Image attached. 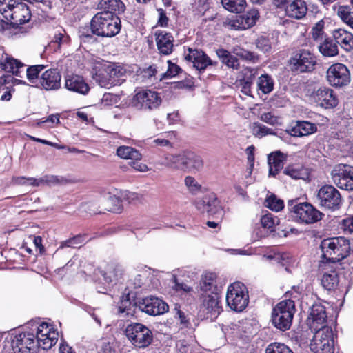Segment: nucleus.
I'll use <instances>...</instances> for the list:
<instances>
[{
	"mask_svg": "<svg viewBox=\"0 0 353 353\" xmlns=\"http://www.w3.org/2000/svg\"><path fill=\"white\" fill-rule=\"evenodd\" d=\"M173 135L172 132L166 133L165 137H159L153 141V142L159 146H169L171 147L170 139Z\"/></svg>",
	"mask_w": 353,
	"mask_h": 353,
	"instance_id": "62",
	"label": "nucleus"
},
{
	"mask_svg": "<svg viewBox=\"0 0 353 353\" xmlns=\"http://www.w3.org/2000/svg\"><path fill=\"white\" fill-rule=\"evenodd\" d=\"M185 59L191 61L195 68L204 70L208 65H213L212 61L201 50L188 48L185 52Z\"/></svg>",
	"mask_w": 353,
	"mask_h": 353,
	"instance_id": "18",
	"label": "nucleus"
},
{
	"mask_svg": "<svg viewBox=\"0 0 353 353\" xmlns=\"http://www.w3.org/2000/svg\"><path fill=\"white\" fill-rule=\"evenodd\" d=\"M100 61L101 59L98 58H93L90 61L92 78L101 87L110 88L113 86V84L110 79V77L105 72L103 68H95L97 63H101Z\"/></svg>",
	"mask_w": 353,
	"mask_h": 353,
	"instance_id": "25",
	"label": "nucleus"
},
{
	"mask_svg": "<svg viewBox=\"0 0 353 353\" xmlns=\"http://www.w3.org/2000/svg\"><path fill=\"white\" fill-rule=\"evenodd\" d=\"M316 200L321 208L332 211L339 210L343 203L341 193L332 185L322 186L317 192Z\"/></svg>",
	"mask_w": 353,
	"mask_h": 353,
	"instance_id": "5",
	"label": "nucleus"
},
{
	"mask_svg": "<svg viewBox=\"0 0 353 353\" xmlns=\"http://www.w3.org/2000/svg\"><path fill=\"white\" fill-rule=\"evenodd\" d=\"M127 336L138 347L148 346L152 340V332H128Z\"/></svg>",
	"mask_w": 353,
	"mask_h": 353,
	"instance_id": "35",
	"label": "nucleus"
},
{
	"mask_svg": "<svg viewBox=\"0 0 353 353\" xmlns=\"http://www.w3.org/2000/svg\"><path fill=\"white\" fill-rule=\"evenodd\" d=\"M330 176L333 183L339 188L347 191L353 190V166L343 163L335 165Z\"/></svg>",
	"mask_w": 353,
	"mask_h": 353,
	"instance_id": "8",
	"label": "nucleus"
},
{
	"mask_svg": "<svg viewBox=\"0 0 353 353\" xmlns=\"http://www.w3.org/2000/svg\"><path fill=\"white\" fill-rule=\"evenodd\" d=\"M101 63H97L95 68H103L105 72L110 77L113 86L120 84L122 81H125L124 77L126 74V70L121 65L114 63H108L101 59Z\"/></svg>",
	"mask_w": 353,
	"mask_h": 353,
	"instance_id": "15",
	"label": "nucleus"
},
{
	"mask_svg": "<svg viewBox=\"0 0 353 353\" xmlns=\"http://www.w3.org/2000/svg\"><path fill=\"white\" fill-rule=\"evenodd\" d=\"M19 0H0V13L5 17L6 19L8 17L11 10H13L15 4Z\"/></svg>",
	"mask_w": 353,
	"mask_h": 353,
	"instance_id": "53",
	"label": "nucleus"
},
{
	"mask_svg": "<svg viewBox=\"0 0 353 353\" xmlns=\"http://www.w3.org/2000/svg\"><path fill=\"white\" fill-rule=\"evenodd\" d=\"M123 269L121 265L116 263L108 264L102 275L105 282L110 283L118 281L122 276Z\"/></svg>",
	"mask_w": 353,
	"mask_h": 353,
	"instance_id": "32",
	"label": "nucleus"
},
{
	"mask_svg": "<svg viewBox=\"0 0 353 353\" xmlns=\"http://www.w3.org/2000/svg\"><path fill=\"white\" fill-rule=\"evenodd\" d=\"M232 53L244 61L252 63H256L259 61V57L256 54L239 46H234L232 48Z\"/></svg>",
	"mask_w": 353,
	"mask_h": 353,
	"instance_id": "45",
	"label": "nucleus"
},
{
	"mask_svg": "<svg viewBox=\"0 0 353 353\" xmlns=\"http://www.w3.org/2000/svg\"><path fill=\"white\" fill-rule=\"evenodd\" d=\"M61 76L56 69H48L41 75L36 85L46 90H56L61 87Z\"/></svg>",
	"mask_w": 353,
	"mask_h": 353,
	"instance_id": "17",
	"label": "nucleus"
},
{
	"mask_svg": "<svg viewBox=\"0 0 353 353\" xmlns=\"http://www.w3.org/2000/svg\"><path fill=\"white\" fill-rule=\"evenodd\" d=\"M260 119L271 125H274L279 123V118L274 115L272 112H264L261 114Z\"/></svg>",
	"mask_w": 353,
	"mask_h": 353,
	"instance_id": "59",
	"label": "nucleus"
},
{
	"mask_svg": "<svg viewBox=\"0 0 353 353\" xmlns=\"http://www.w3.org/2000/svg\"><path fill=\"white\" fill-rule=\"evenodd\" d=\"M0 55L1 56L0 57V69L6 72L12 73L17 77H21V74L25 70V64L10 55L3 53L1 49Z\"/></svg>",
	"mask_w": 353,
	"mask_h": 353,
	"instance_id": "16",
	"label": "nucleus"
},
{
	"mask_svg": "<svg viewBox=\"0 0 353 353\" xmlns=\"http://www.w3.org/2000/svg\"><path fill=\"white\" fill-rule=\"evenodd\" d=\"M216 54L221 62L229 68L232 70L239 69L240 63L236 56L232 55L229 51L224 49L217 50Z\"/></svg>",
	"mask_w": 353,
	"mask_h": 353,
	"instance_id": "36",
	"label": "nucleus"
},
{
	"mask_svg": "<svg viewBox=\"0 0 353 353\" xmlns=\"http://www.w3.org/2000/svg\"><path fill=\"white\" fill-rule=\"evenodd\" d=\"M168 68L166 72L165 73V76L166 77H174L176 76L179 72L181 71V68L176 64L171 62V61H168Z\"/></svg>",
	"mask_w": 353,
	"mask_h": 353,
	"instance_id": "61",
	"label": "nucleus"
},
{
	"mask_svg": "<svg viewBox=\"0 0 353 353\" xmlns=\"http://www.w3.org/2000/svg\"><path fill=\"white\" fill-rule=\"evenodd\" d=\"M316 63V58L310 50L301 49L294 52L290 60L292 71L304 72L310 71Z\"/></svg>",
	"mask_w": 353,
	"mask_h": 353,
	"instance_id": "9",
	"label": "nucleus"
},
{
	"mask_svg": "<svg viewBox=\"0 0 353 353\" xmlns=\"http://www.w3.org/2000/svg\"><path fill=\"white\" fill-rule=\"evenodd\" d=\"M333 37L337 46L340 45L345 50L350 51L353 48V35L345 29L334 30Z\"/></svg>",
	"mask_w": 353,
	"mask_h": 353,
	"instance_id": "29",
	"label": "nucleus"
},
{
	"mask_svg": "<svg viewBox=\"0 0 353 353\" xmlns=\"http://www.w3.org/2000/svg\"><path fill=\"white\" fill-rule=\"evenodd\" d=\"M196 208L201 213H207L208 215L219 214L222 215L223 210L218 205V201L214 196H205L196 203Z\"/></svg>",
	"mask_w": 353,
	"mask_h": 353,
	"instance_id": "26",
	"label": "nucleus"
},
{
	"mask_svg": "<svg viewBox=\"0 0 353 353\" xmlns=\"http://www.w3.org/2000/svg\"><path fill=\"white\" fill-rule=\"evenodd\" d=\"M326 318L325 307L321 305H313L307 319V325L312 331H321L325 327Z\"/></svg>",
	"mask_w": 353,
	"mask_h": 353,
	"instance_id": "14",
	"label": "nucleus"
},
{
	"mask_svg": "<svg viewBox=\"0 0 353 353\" xmlns=\"http://www.w3.org/2000/svg\"><path fill=\"white\" fill-rule=\"evenodd\" d=\"M258 68H244L239 73V83L241 92L247 95L252 96V87L254 81L259 74Z\"/></svg>",
	"mask_w": 353,
	"mask_h": 353,
	"instance_id": "21",
	"label": "nucleus"
},
{
	"mask_svg": "<svg viewBox=\"0 0 353 353\" xmlns=\"http://www.w3.org/2000/svg\"><path fill=\"white\" fill-rule=\"evenodd\" d=\"M184 183L192 194H196L201 190V185L193 176H187L184 179Z\"/></svg>",
	"mask_w": 353,
	"mask_h": 353,
	"instance_id": "56",
	"label": "nucleus"
},
{
	"mask_svg": "<svg viewBox=\"0 0 353 353\" xmlns=\"http://www.w3.org/2000/svg\"><path fill=\"white\" fill-rule=\"evenodd\" d=\"M109 201L113 204V206L107 208L106 210L120 212L122 209L121 201L116 196H109Z\"/></svg>",
	"mask_w": 353,
	"mask_h": 353,
	"instance_id": "60",
	"label": "nucleus"
},
{
	"mask_svg": "<svg viewBox=\"0 0 353 353\" xmlns=\"http://www.w3.org/2000/svg\"><path fill=\"white\" fill-rule=\"evenodd\" d=\"M119 157L125 159L138 161L141 159V154L136 149L130 146H120L117 150Z\"/></svg>",
	"mask_w": 353,
	"mask_h": 353,
	"instance_id": "40",
	"label": "nucleus"
},
{
	"mask_svg": "<svg viewBox=\"0 0 353 353\" xmlns=\"http://www.w3.org/2000/svg\"><path fill=\"white\" fill-rule=\"evenodd\" d=\"M314 101L321 107L332 108L337 105L338 99L332 89L323 87L319 88L312 94Z\"/></svg>",
	"mask_w": 353,
	"mask_h": 353,
	"instance_id": "20",
	"label": "nucleus"
},
{
	"mask_svg": "<svg viewBox=\"0 0 353 353\" xmlns=\"http://www.w3.org/2000/svg\"><path fill=\"white\" fill-rule=\"evenodd\" d=\"M274 261L281 264L282 266L286 265L288 263H290L291 259L290 255L286 253H278L274 254Z\"/></svg>",
	"mask_w": 353,
	"mask_h": 353,
	"instance_id": "63",
	"label": "nucleus"
},
{
	"mask_svg": "<svg viewBox=\"0 0 353 353\" xmlns=\"http://www.w3.org/2000/svg\"><path fill=\"white\" fill-rule=\"evenodd\" d=\"M283 173L294 179L305 180L309 176L308 171L301 165H291L286 167Z\"/></svg>",
	"mask_w": 353,
	"mask_h": 353,
	"instance_id": "38",
	"label": "nucleus"
},
{
	"mask_svg": "<svg viewBox=\"0 0 353 353\" xmlns=\"http://www.w3.org/2000/svg\"><path fill=\"white\" fill-rule=\"evenodd\" d=\"M101 9L104 10L103 12H108L118 16L125 10V5L121 0H101L99 3Z\"/></svg>",
	"mask_w": 353,
	"mask_h": 353,
	"instance_id": "34",
	"label": "nucleus"
},
{
	"mask_svg": "<svg viewBox=\"0 0 353 353\" xmlns=\"http://www.w3.org/2000/svg\"><path fill=\"white\" fill-rule=\"evenodd\" d=\"M227 305L233 311L242 312L249 303L248 291L246 286L235 282L228 287L226 294Z\"/></svg>",
	"mask_w": 353,
	"mask_h": 353,
	"instance_id": "4",
	"label": "nucleus"
},
{
	"mask_svg": "<svg viewBox=\"0 0 353 353\" xmlns=\"http://www.w3.org/2000/svg\"><path fill=\"white\" fill-rule=\"evenodd\" d=\"M252 132L254 136L257 137H262L268 134H275L273 130L258 122L253 123Z\"/></svg>",
	"mask_w": 353,
	"mask_h": 353,
	"instance_id": "51",
	"label": "nucleus"
},
{
	"mask_svg": "<svg viewBox=\"0 0 353 353\" xmlns=\"http://www.w3.org/2000/svg\"><path fill=\"white\" fill-rule=\"evenodd\" d=\"M340 229L346 234L353 232V216H350L342 219L339 223Z\"/></svg>",
	"mask_w": 353,
	"mask_h": 353,
	"instance_id": "58",
	"label": "nucleus"
},
{
	"mask_svg": "<svg viewBox=\"0 0 353 353\" xmlns=\"http://www.w3.org/2000/svg\"><path fill=\"white\" fill-rule=\"evenodd\" d=\"M307 11L306 3L303 0H294L285 8L286 14L292 19L303 18Z\"/></svg>",
	"mask_w": 353,
	"mask_h": 353,
	"instance_id": "28",
	"label": "nucleus"
},
{
	"mask_svg": "<svg viewBox=\"0 0 353 353\" xmlns=\"http://www.w3.org/2000/svg\"><path fill=\"white\" fill-rule=\"evenodd\" d=\"M41 179V186L48 185L52 186L58 184L63 183L65 181L63 177H59L55 175H45Z\"/></svg>",
	"mask_w": 353,
	"mask_h": 353,
	"instance_id": "54",
	"label": "nucleus"
},
{
	"mask_svg": "<svg viewBox=\"0 0 353 353\" xmlns=\"http://www.w3.org/2000/svg\"><path fill=\"white\" fill-rule=\"evenodd\" d=\"M186 152L180 153L178 154H166L163 159V161L161 163V165L167 168L174 170H185V160Z\"/></svg>",
	"mask_w": 353,
	"mask_h": 353,
	"instance_id": "30",
	"label": "nucleus"
},
{
	"mask_svg": "<svg viewBox=\"0 0 353 353\" xmlns=\"http://www.w3.org/2000/svg\"><path fill=\"white\" fill-rule=\"evenodd\" d=\"M269 174L275 176L283 167L280 153L272 154L268 158Z\"/></svg>",
	"mask_w": 353,
	"mask_h": 353,
	"instance_id": "43",
	"label": "nucleus"
},
{
	"mask_svg": "<svg viewBox=\"0 0 353 353\" xmlns=\"http://www.w3.org/2000/svg\"><path fill=\"white\" fill-rule=\"evenodd\" d=\"M294 312V302L290 299L283 300L274 307L272 322L276 329L286 331L290 328Z\"/></svg>",
	"mask_w": 353,
	"mask_h": 353,
	"instance_id": "3",
	"label": "nucleus"
},
{
	"mask_svg": "<svg viewBox=\"0 0 353 353\" xmlns=\"http://www.w3.org/2000/svg\"><path fill=\"white\" fill-rule=\"evenodd\" d=\"M155 41L159 53L163 55L170 54L174 48V37L171 33L157 30L154 33Z\"/></svg>",
	"mask_w": 353,
	"mask_h": 353,
	"instance_id": "23",
	"label": "nucleus"
},
{
	"mask_svg": "<svg viewBox=\"0 0 353 353\" xmlns=\"http://www.w3.org/2000/svg\"><path fill=\"white\" fill-rule=\"evenodd\" d=\"M45 68L43 65H32L26 68V77L32 83H39V74Z\"/></svg>",
	"mask_w": 353,
	"mask_h": 353,
	"instance_id": "50",
	"label": "nucleus"
},
{
	"mask_svg": "<svg viewBox=\"0 0 353 353\" xmlns=\"http://www.w3.org/2000/svg\"><path fill=\"white\" fill-rule=\"evenodd\" d=\"M322 256L331 262H339L351 253L350 242L343 236L323 239L320 245Z\"/></svg>",
	"mask_w": 353,
	"mask_h": 353,
	"instance_id": "2",
	"label": "nucleus"
},
{
	"mask_svg": "<svg viewBox=\"0 0 353 353\" xmlns=\"http://www.w3.org/2000/svg\"><path fill=\"white\" fill-rule=\"evenodd\" d=\"M219 294L218 292H212L205 295L203 301V307L208 313L218 315L221 311L219 305Z\"/></svg>",
	"mask_w": 353,
	"mask_h": 353,
	"instance_id": "33",
	"label": "nucleus"
},
{
	"mask_svg": "<svg viewBox=\"0 0 353 353\" xmlns=\"http://www.w3.org/2000/svg\"><path fill=\"white\" fill-rule=\"evenodd\" d=\"M259 17V10L252 8L243 15L236 17L230 21V25L234 30H245L253 26Z\"/></svg>",
	"mask_w": 353,
	"mask_h": 353,
	"instance_id": "19",
	"label": "nucleus"
},
{
	"mask_svg": "<svg viewBox=\"0 0 353 353\" xmlns=\"http://www.w3.org/2000/svg\"><path fill=\"white\" fill-rule=\"evenodd\" d=\"M161 94L152 90H141L137 92L133 97L132 105L143 110H154L161 104Z\"/></svg>",
	"mask_w": 353,
	"mask_h": 353,
	"instance_id": "7",
	"label": "nucleus"
},
{
	"mask_svg": "<svg viewBox=\"0 0 353 353\" xmlns=\"http://www.w3.org/2000/svg\"><path fill=\"white\" fill-rule=\"evenodd\" d=\"M319 52L325 57H334L339 53L335 41L326 38L318 44Z\"/></svg>",
	"mask_w": 353,
	"mask_h": 353,
	"instance_id": "37",
	"label": "nucleus"
},
{
	"mask_svg": "<svg viewBox=\"0 0 353 353\" xmlns=\"http://www.w3.org/2000/svg\"><path fill=\"white\" fill-rule=\"evenodd\" d=\"M323 26L324 23L323 21H319L316 25L312 28V39L316 41L318 43L323 41L325 38L324 32H323Z\"/></svg>",
	"mask_w": 353,
	"mask_h": 353,
	"instance_id": "52",
	"label": "nucleus"
},
{
	"mask_svg": "<svg viewBox=\"0 0 353 353\" xmlns=\"http://www.w3.org/2000/svg\"><path fill=\"white\" fill-rule=\"evenodd\" d=\"M290 211L294 219L305 224L316 223L324 216L321 212L307 202L295 204L292 206Z\"/></svg>",
	"mask_w": 353,
	"mask_h": 353,
	"instance_id": "6",
	"label": "nucleus"
},
{
	"mask_svg": "<svg viewBox=\"0 0 353 353\" xmlns=\"http://www.w3.org/2000/svg\"><path fill=\"white\" fill-rule=\"evenodd\" d=\"M223 6L231 12L240 13L246 6L245 0H221Z\"/></svg>",
	"mask_w": 353,
	"mask_h": 353,
	"instance_id": "44",
	"label": "nucleus"
},
{
	"mask_svg": "<svg viewBox=\"0 0 353 353\" xmlns=\"http://www.w3.org/2000/svg\"><path fill=\"white\" fill-rule=\"evenodd\" d=\"M265 353H293L292 351L285 345L279 343H273L270 344L266 350Z\"/></svg>",
	"mask_w": 353,
	"mask_h": 353,
	"instance_id": "55",
	"label": "nucleus"
},
{
	"mask_svg": "<svg viewBox=\"0 0 353 353\" xmlns=\"http://www.w3.org/2000/svg\"><path fill=\"white\" fill-rule=\"evenodd\" d=\"M35 336L37 347H41L43 350H48L57 343L59 332H37Z\"/></svg>",
	"mask_w": 353,
	"mask_h": 353,
	"instance_id": "31",
	"label": "nucleus"
},
{
	"mask_svg": "<svg viewBox=\"0 0 353 353\" xmlns=\"http://www.w3.org/2000/svg\"><path fill=\"white\" fill-rule=\"evenodd\" d=\"M6 20L12 21V23L17 25L23 24L30 19L31 14L28 6L18 1L13 10H11Z\"/></svg>",
	"mask_w": 353,
	"mask_h": 353,
	"instance_id": "24",
	"label": "nucleus"
},
{
	"mask_svg": "<svg viewBox=\"0 0 353 353\" xmlns=\"http://www.w3.org/2000/svg\"><path fill=\"white\" fill-rule=\"evenodd\" d=\"M12 347L19 353H36L37 343L34 332H19L12 341Z\"/></svg>",
	"mask_w": 353,
	"mask_h": 353,
	"instance_id": "10",
	"label": "nucleus"
},
{
	"mask_svg": "<svg viewBox=\"0 0 353 353\" xmlns=\"http://www.w3.org/2000/svg\"><path fill=\"white\" fill-rule=\"evenodd\" d=\"M64 85L67 90L82 95H86L90 91V87L84 79L77 74L67 75Z\"/></svg>",
	"mask_w": 353,
	"mask_h": 353,
	"instance_id": "22",
	"label": "nucleus"
},
{
	"mask_svg": "<svg viewBox=\"0 0 353 353\" xmlns=\"http://www.w3.org/2000/svg\"><path fill=\"white\" fill-rule=\"evenodd\" d=\"M23 327L25 330L38 332L47 329H48V331H57V328H54L52 324L47 322H40L39 320H32L23 325Z\"/></svg>",
	"mask_w": 353,
	"mask_h": 353,
	"instance_id": "46",
	"label": "nucleus"
},
{
	"mask_svg": "<svg viewBox=\"0 0 353 353\" xmlns=\"http://www.w3.org/2000/svg\"><path fill=\"white\" fill-rule=\"evenodd\" d=\"M257 88L263 94H269L273 90L274 81L270 75L261 74L257 80Z\"/></svg>",
	"mask_w": 353,
	"mask_h": 353,
	"instance_id": "42",
	"label": "nucleus"
},
{
	"mask_svg": "<svg viewBox=\"0 0 353 353\" xmlns=\"http://www.w3.org/2000/svg\"><path fill=\"white\" fill-rule=\"evenodd\" d=\"M121 28L119 17L108 12L96 14L90 22L92 32L102 37H112L117 35L119 33Z\"/></svg>",
	"mask_w": 353,
	"mask_h": 353,
	"instance_id": "1",
	"label": "nucleus"
},
{
	"mask_svg": "<svg viewBox=\"0 0 353 353\" xmlns=\"http://www.w3.org/2000/svg\"><path fill=\"white\" fill-rule=\"evenodd\" d=\"M185 159V170H199L202 168L203 163L199 156L192 152H186Z\"/></svg>",
	"mask_w": 353,
	"mask_h": 353,
	"instance_id": "41",
	"label": "nucleus"
},
{
	"mask_svg": "<svg viewBox=\"0 0 353 353\" xmlns=\"http://www.w3.org/2000/svg\"><path fill=\"white\" fill-rule=\"evenodd\" d=\"M310 348L315 353H334L333 332H314Z\"/></svg>",
	"mask_w": 353,
	"mask_h": 353,
	"instance_id": "11",
	"label": "nucleus"
},
{
	"mask_svg": "<svg viewBox=\"0 0 353 353\" xmlns=\"http://www.w3.org/2000/svg\"><path fill=\"white\" fill-rule=\"evenodd\" d=\"M336 13L341 19L346 23L353 15V12H351V8L348 6H339L336 9Z\"/></svg>",
	"mask_w": 353,
	"mask_h": 353,
	"instance_id": "57",
	"label": "nucleus"
},
{
	"mask_svg": "<svg viewBox=\"0 0 353 353\" xmlns=\"http://www.w3.org/2000/svg\"><path fill=\"white\" fill-rule=\"evenodd\" d=\"M265 207L275 212H279L284 208V202L274 194L268 196L264 202Z\"/></svg>",
	"mask_w": 353,
	"mask_h": 353,
	"instance_id": "48",
	"label": "nucleus"
},
{
	"mask_svg": "<svg viewBox=\"0 0 353 353\" xmlns=\"http://www.w3.org/2000/svg\"><path fill=\"white\" fill-rule=\"evenodd\" d=\"M327 78L330 84L335 87H341L350 81V72L342 63L331 65L327 72Z\"/></svg>",
	"mask_w": 353,
	"mask_h": 353,
	"instance_id": "12",
	"label": "nucleus"
},
{
	"mask_svg": "<svg viewBox=\"0 0 353 353\" xmlns=\"http://www.w3.org/2000/svg\"><path fill=\"white\" fill-rule=\"evenodd\" d=\"M216 276L214 273L209 272L203 274L200 283L201 290L205 292H216Z\"/></svg>",
	"mask_w": 353,
	"mask_h": 353,
	"instance_id": "39",
	"label": "nucleus"
},
{
	"mask_svg": "<svg viewBox=\"0 0 353 353\" xmlns=\"http://www.w3.org/2000/svg\"><path fill=\"white\" fill-rule=\"evenodd\" d=\"M256 47L264 52H268L271 48L269 40L265 37H261L257 40Z\"/></svg>",
	"mask_w": 353,
	"mask_h": 353,
	"instance_id": "64",
	"label": "nucleus"
},
{
	"mask_svg": "<svg viewBox=\"0 0 353 353\" xmlns=\"http://www.w3.org/2000/svg\"><path fill=\"white\" fill-rule=\"evenodd\" d=\"M338 282V275L335 271H332L330 273H325L321 279V283L323 288L327 290L334 289Z\"/></svg>",
	"mask_w": 353,
	"mask_h": 353,
	"instance_id": "47",
	"label": "nucleus"
},
{
	"mask_svg": "<svg viewBox=\"0 0 353 353\" xmlns=\"http://www.w3.org/2000/svg\"><path fill=\"white\" fill-rule=\"evenodd\" d=\"M138 306L141 311L151 316L161 315L168 310V304L155 296H148L141 299Z\"/></svg>",
	"mask_w": 353,
	"mask_h": 353,
	"instance_id": "13",
	"label": "nucleus"
},
{
	"mask_svg": "<svg viewBox=\"0 0 353 353\" xmlns=\"http://www.w3.org/2000/svg\"><path fill=\"white\" fill-rule=\"evenodd\" d=\"M279 218L269 212L265 214L261 218V223L262 227L269 230L271 232L275 230V227L279 224Z\"/></svg>",
	"mask_w": 353,
	"mask_h": 353,
	"instance_id": "49",
	"label": "nucleus"
},
{
	"mask_svg": "<svg viewBox=\"0 0 353 353\" xmlns=\"http://www.w3.org/2000/svg\"><path fill=\"white\" fill-rule=\"evenodd\" d=\"M316 132V125L307 121H297L295 125L286 130L289 135L293 137L309 136Z\"/></svg>",
	"mask_w": 353,
	"mask_h": 353,
	"instance_id": "27",
	"label": "nucleus"
}]
</instances>
